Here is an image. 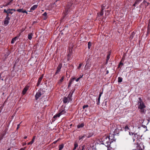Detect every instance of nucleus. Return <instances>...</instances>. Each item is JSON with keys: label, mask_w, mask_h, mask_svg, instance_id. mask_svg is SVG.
Here are the masks:
<instances>
[{"label": "nucleus", "mask_w": 150, "mask_h": 150, "mask_svg": "<svg viewBox=\"0 0 150 150\" xmlns=\"http://www.w3.org/2000/svg\"><path fill=\"white\" fill-rule=\"evenodd\" d=\"M139 101L138 103V108L139 110V111L141 113H145L146 112V106L142 100L141 98H139Z\"/></svg>", "instance_id": "f257e3e1"}, {"label": "nucleus", "mask_w": 150, "mask_h": 150, "mask_svg": "<svg viewBox=\"0 0 150 150\" xmlns=\"http://www.w3.org/2000/svg\"><path fill=\"white\" fill-rule=\"evenodd\" d=\"M102 144H104L106 146L108 147L110 146L111 144V141L108 138V136H104L102 139Z\"/></svg>", "instance_id": "f03ea898"}, {"label": "nucleus", "mask_w": 150, "mask_h": 150, "mask_svg": "<svg viewBox=\"0 0 150 150\" xmlns=\"http://www.w3.org/2000/svg\"><path fill=\"white\" fill-rule=\"evenodd\" d=\"M149 4V2H147L146 1L144 0L143 2L139 5V7L140 8H146L147 6Z\"/></svg>", "instance_id": "7ed1b4c3"}, {"label": "nucleus", "mask_w": 150, "mask_h": 150, "mask_svg": "<svg viewBox=\"0 0 150 150\" xmlns=\"http://www.w3.org/2000/svg\"><path fill=\"white\" fill-rule=\"evenodd\" d=\"M139 136L137 134V133H135L134 132L132 133V138L133 142H134L137 139L138 140V139Z\"/></svg>", "instance_id": "20e7f679"}, {"label": "nucleus", "mask_w": 150, "mask_h": 150, "mask_svg": "<svg viewBox=\"0 0 150 150\" xmlns=\"http://www.w3.org/2000/svg\"><path fill=\"white\" fill-rule=\"evenodd\" d=\"M42 91L41 89H39L38 92H37L36 95H35V99L36 100L38 99L40 96L42 95V93L41 91Z\"/></svg>", "instance_id": "39448f33"}, {"label": "nucleus", "mask_w": 150, "mask_h": 150, "mask_svg": "<svg viewBox=\"0 0 150 150\" xmlns=\"http://www.w3.org/2000/svg\"><path fill=\"white\" fill-rule=\"evenodd\" d=\"M105 6L103 5L101 6V9L100 12L98 13L97 14L98 17L102 16L103 15V11L105 9Z\"/></svg>", "instance_id": "423d86ee"}, {"label": "nucleus", "mask_w": 150, "mask_h": 150, "mask_svg": "<svg viewBox=\"0 0 150 150\" xmlns=\"http://www.w3.org/2000/svg\"><path fill=\"white\" fill-rule=\"evenodd\" d=\"M122 129L120 125L117 126L114 132L115 134H118L119 133V131H120Z\"/></svg>", "instance_id": "0eeeda50"}, {"label": "nucleus", "mask_w": 150, "mask_h": 150, "mask_svg": "<svg viewBox=\"0 0 150 150\" xmlns=\"http://www.w3.org/2000/svg\"><path fill=\"white\" fill-rule=\"evenodd\" d=\"M62 67V64L60 63L58 65L57 68V70L55 74L54 75H56L60 71V70Z\"/></svg>", "instance_id": "6e6552de"}, {"label": "nucleus", "mask_w": 150, "mask_h": 150, "mask_svg": "<svg viewBox=\"0 0 150 150\" xmlns=\"http://www.w3.org/2000/svg\"><path fill=\"white\" fill-rule=\"evenodd\" d=\"M108 138L111 141V143L115 140L114 134H110L108 136Z\"/></svg>", "instance_id": "1a4fd4ad"}, {"label": "nucleus", "mask_w": 150, "mask_h": 150, "mask_svg": "<svg viewBox=\"0 0 150 150\" xmlns=\"http://www.w3.org/2000/svg\"><path fill=\"white\" fill-rule=\"evenodd\" d=\"M9 18L8 17V14L7 15L6 17L5 18L4 21V25L5 26L7 25L9 22Z\"/></svg>", "instance_id": "9d476101"}, {"label": "nucleus", "mask_w": 150, "mask_h": 150, "mask_svg": "<svg viewBox=\"0 0 150 150\" xmlns=\"http://www.w3.org/2000/svg\"><path fill=\"white\" fill-rule=\"evenodd\" d=\"M75 79L76 78L75 77L72 78L70 79L69 81V84L68 86V88H69V87H70V86H71V84L73 82Z\"/></svg>", "instance_id": "9b49d317"}, {"label": "nucleus", "mask_w": 150, "mask_h": 150, "mask_svg": "<svg viewBox=\"0 0 150 150\" xmlns=\"http://www.w3.org/2000/svg\"><path fill=\"white\" fill-rule=\"evenodd\" d=\"M28 88L29 87L28 86H26L25 87L22 91V93L23 94V95L25 94L26 93L27 91L28 90Z\"/></svg>", "instance_id": "f8f14e48"}, {"label": "nucleus", "mask_w": 150, "mask_h": 150, "mask_svg": "<svg viewBox=\"0 0 150 150\" xmlns=\"http://www.w3.org/2000/svg\"><path fill=\"white\" fill-rule=\"evenodd\" d=\"M43 76V75H42L39 78L38 82L37 83V86H38L39 84H40L41 81H42V79Z\"/></svg>", "instance_id": "ddd939ff"}, {"label": "nucleus", "mask_w": 150, "mask_h": 150, "mask_svg": "<svg viewBox=\"0 0 150 150\" xmlns=\"http://www.w3.org/2000/svg\"><path fill=\"white\" fill-rule=\"evenodd\" d=\"M137 150H143V149H144V146H142V144H141V146H142V147L141 146V144H140L139 145H138V144H137Z\"/></svg>", "instance_id": "4468645a"}, {"label": "nucleus", "mask_w": 150, "mask_h": 150, "mask_svg": "<svg viewBox=\"0 0 150 150\" xmlns=\"http://www.w3.org/2000/svg\"><path fill=\"white\" fill-rule=\"evenodd\" d=\"M60 115H59V113H57V114H56L55 115H54L53 117V118H52V121H54L57 118V117H59L60 116Z\"/></svg>", "instance_id": "2eb2a0df"}, {"label": "nucleus", "mask_w": 150, "mask_h": 150, "mask_svg": "<svg viewBox=\"0 0 150 150\" xmlns=\"http://www.w3.org/2000/svg\"><path fill=\"white\" fill-rule=\"evenodd\" d=\"M17 11L20 13L22 12V13H26L27 14L28 13L26 11V10H23V9H18L17 10Z\"/></svg>", "instance_id": "dca6fc26"}, {"label": "nucleus", "mask_w": 150, "mask_h": 150, "mask_svg": "<svg viewBox=\"0 0 150 150\" xmlns=\"http://www.w3.org/2000/svg\"><path fill=\"white\" fill-rule=\"evenodd\" d=\"M69 101L68 100V98L67 97H64L63 100V102L64 103H69Z\"/></svg>", "instance_id": "f3484780"}, {"label": "nucleus", "mask_w": 150, "mask_h": 150, "mask_svg": "<svg viewBox=\"0 0 150 150\" xmlns=\"http://www.w3.org/2000/svg\"><path fill=\"white\" fill-rule=\"evenodd\" d=\"M38 6V5H34L32 7H31V8H30V10H34L36 8H37Z\"/></svg>", "instance_id": "a211bd4d"}, {"label": "nucleus", "mask_w": 150, "mask_h": 150, "mask_svg": "<svg viewBox=\"0 0 150 150\" xmlns=\"http://www.w3.org/2000/svg\"><path fill=\"white\" fill-rule=\"evenodd\" d=\"M33 35V33H29L28 35V39L29 40H31L32 38V36Z\"/></svg>", "instance_id": "6ab92c4d"}, {"label": "nucleus", "mask_w": 150, "mask_h": 150, "mask_svg": "<svg viewBox=\"0 0 150 150\" xmlns=\"http://www.w3.org/2000/svg\"><path fill=\"white\" fill-rule=\"evenodd\" d=\"M72 95H71V93H70L69 94V95H68L67 98H68V100L69 101H71L72 100Z\"/></svg>", "instance_id": "aec40b11"}, {"label": "nucleus", "mask_w": 150, "mask_h": 150, "mask_svg": "<svg viewBox=\"0 0 150 150\" xmlns=\"http://www.w3.org/2000/svg\"><path fill=\"white\" fill-rule=\"evenodd\" d=\"M84 126V123H82L81 124H79L77 126V127L78 128H80L83 127Z\"/></svg>", "instance_id": "412c9836"}, {"label": "nucleus", "mask_w": 150, "mask_h": 150, "mask_svg": "<svg viewBox=\"0 0 150 150\" xmlns=\"http://www.w3.org/2000/svg\"><path fill=\"white\" fill-rule=\"evenodd\" d=\"M65 113H66V111L64 109V110H60V111L59 112V115H60V116H61V115L64 114Z\"/></svg>", "instance_id": "4be33fe9"}, {"label": "nucleus", "mask_w": 150, "mask_h": 150, "mask_svg": "<svg viewBox=\"0 0 150 150\" xmlns=\"http://www.w3.org/2000/svg\"><path fill=\"white\" fill-rule=\"evenodd\" d=\"M78 146V145L77 143L75 142L74 144V148L73 149V150H75Z\"/></svg>", "instance_id": "5701e85b"}, {"label": "nucleus", "mask_w": 150, "mask_h": 150, "mask_svg": "<svg viewBox=\"0 0 150 150\" xmlns=\"http://www.w3.org/2000/svg\"><path fill=\"white\" fill-rule=\"evenodd\" d=\"M64 76H63L61 78V79L59 80V82H58V83H61L62 82H63V81L64 80Z\"/></svg>", "instance_id": "b1692460"}, {"label": "nucleus", "mask_w": 150, "mask_h": 150, "mask_svg": "<svg viewBox=\"0 0 150 150\" xmlns=\"http://www.w3.org/2000/svg\"><path fill=\"white\" fill-rule=\"evenodd\" d=\"M64 147V145L63 144H61L59 145V150H62Z\"/></svg>", "instance_id": "393cba45"}, {"label": "nucleus", "mask_w": 150, "mask_h": 150, "mask_svg": "<svg viewBox=\"0 0 150 150\" xmlns=\"http://www.w3.org/2000/svg\"><path fill=\"white\" fill-rule=\"evenodd\" d=\"M17 37H15V38H13L11 41V43L12 44L17 39Z\"/></svg>", "instance_id": "a878e982"}, {"label": "nucleus", "mask_w": 150, "mask_h": 150, "mask_svg": "<svg viewBox=\"0 0 150 150\" xmlns=\"http://www.w3.org/2000/svg\"><path fill=\"white\" fill-rule=\"evenodd\" d=\"M124 59L123 58H122L121 60L120 61L119 64L121 65V66L123 65V62Z\"/></svg>", "instance_id": "bb28decb"}, {"label": "nucleus", "mask_w": 150, "mask_h": 150, "mask_svg": "<svg viewBox=\"0 0 150 150\" xmlns=\"http://www.w3.org/2000/svg\"><path fill=\"white\" fill-rule=\"evenodd\" d=\"M88 49H90L91 47V46L92 45V43L90 42H89L88 43Z\"/></svg>", "instance_id": "cd10ccee"}, {"label": "nucleus", "mask_w": 150, "mask_h": 150, "mask_svg": "<svg viewBox=\"0 0 150 150\" xmlns=\"http://www.w3.org/2000/svg\"><path fill=\"white\" fill-rule=\"evenodd\" d=\"M122 78L120 77H118V82L119 83H120L122 82Z\"/></svg>", "instance_id": "c85d7f7f"}, {"label": "nucleus", "mask_w": 150, "mask_h": 150, "mask_svg": "<svg viewBox=\"0 0 150 150\" xmlns=\"http://www.w3.org/2000/svg\"><path fill=\"white\" fill-rule=\"evenodd\" d=\"M125 131H127L129 129L127 125H126L125 127Z\"/></svg>", "instance_id": "c756f323"}, {"label": "nucleus", "mask_w": 150, "mask_h": 150, "mask_svg": "<svg viewBox=\"0 0 150 150\" xmlns=\"http://www.w3.org/2000/svg\"><path fill=\"white\" fill-rule=\"evenodd\" d=\"M9 9H8L6 11V9H5L4 10V12L6 13L7 14V15H8V13H9Z\"/></svg>", "instance_id": "7c9ffc66"}, {"label": "nucleus", "mask_w": 150, "mask_h": 150, "mask_svg": "<svg viewBox=\"0 0 150 150\" xmlns=\"http://www.w3.org/2000/svg\"><path fill=\"white\" fill-rule=\"evenodd\" d=\"M85 136H85V135H83V136H79V140H81V139H83V138H84V137H85Z\"/></svg>", "instance_id": "2f4dec72"}, {"label": "nucleus", "mask_w": 150, "mask_h": 150, "mask_svg": "<svg viewBox=\"0 0 150 150\" xmlns=\"http://www.w3.org/2000/svg\"><path fill=\"white\" fill-rule=\"evenodd\" d=\"M35 138H36V136H34L33 137V139H32V140L31 141V142H32L33 143V142H34L35 140Z\"/></svg>", "instance_id": "473e14b6"}, {"label": "nucleus", "mask_w": 150, "mask_h": 150, "mask_svg": "<svg viewBox=\"0 0 150 150\" xmlns=\"http://www.w3.org/2000/svg\"><path fill=\"white\" fill-rule=\"evenodd\" d=\"M110 53L108 54L107 56L106 60H109L110 58Z\"/></svg>", "instance_id": "72a5a7b5"}, {"label": "nucleus", "mask_w": 150, "mask_h": 150, "mask_svg": "<svg viewBox=\"0 0 150 150\" xmlns=\"http://www.w3.org/2000/svg\"><path fill=\"white\" fill-rule=\"evenodd\" d=\"M142 1V0H136L135 1V4L137 3V4H138Z\"/></svg>", "instance_id": "f704fd0d"}, {"label": "nucleus", "mask_w": 150, "mask_h": 150, "mask_svg": "<svg viewBox=\"0 0 150 150\" xmlns=\"http://www.w3.org/2000/svg\"><path fill=\"white\" fill-rule=\"evenodd\" d=\"M88 107V105H84L83 106V108L84 109Z\"/></svg>", "instance_id": "c9c22d12"}, {"label": "nucleus", "mask_w": 150, "mask_h": 150, "mask_svg": "<svg viewBox=\"0 0 150 150\" xmlns=\"http://www.w3.org/2000/svg\"><path fill=\"white\" fill-rule=\"evenodd\" d=\"M93 135V134L91 133H90L87 136V137L88 138H89L91 137L92 135Z\"/></svg>", "instance_id": "e433bc0d"}, {"label": "nucleus", "mask_w": 150, "mask_h": 150, "mask_svg": "<svg viewBox=\"0 0 150 150\" xmlns=\"http://www.w3.org/2000/svg\"><path fill=\"white\" fill-rule=\"evenodd\" d=\"M15 11V9H10V14H12L13 13V12H12L11 11Z\"/></svg>", "instance_id": "4c0bfd02"}, {"label": "nucleus", "mask_w": 150, "mask_h": 150, "mask_svg": "<svg viewBox=\"0 0 150 150\" xmlns=\"http://www.w3.org/2000/svg\"><path fill=\"white\" fill-rule=\"evenodd\" d=\"M75 89L74 88V89L73 90H72V91H71L72 93H71V92L70 93H71V95L72 96V95H73V93L75 91Z\"/></svg>", "instance_id": "58836bf2"}, {"label": "nucleus", "mask_w": 150, "mask_h": 150, "mask_svg": "<svg viewBox=\"0 0 150 150\" xmlns=\"http://www.w3.org/2000/svg\"><path fill=\"white\" fill-rule=\"evenodd\" d=\"M100 98H98V103H97V105H98V104H99V103L100 101Z\"/></svg>", "instance_id": "ea45409f"}, {"label": "nucleus", "mask_w": 150, "mask_h": 150, "mask_svg": "<svg viewBox=\"0 0 150 150\" xmlns=\"http://www.w3.org/2000/svg\"><path fill=\"white\" fill-rule=\"evenodd\" d=\"M82 64H81V63H80V64H79V67H78V69H80L81 68V67Z\"/></svg>", "instance_id": "a19ab883"}, {"label": "nucleus", "mask_w": 150, "mask_h": 150, "mask_svg": "<svg viewBox=\"0 0 150 150\" xmlns=\"http://www.w3.org/2000/svg\"><path fill=\"white\" fill-rule=\"evenodd\" d=\"M42 15L44 16H47V13L46 12H45Z\"/></svg>", "instance_id": "79ce46f5"}, {"label": "nucleus", "mask_w": 150, "mask_h": 150, "mask_svg": "<svg viewBox=\"0 0 150 150\" xmlns=\"http://www.w3.org/2000/svg\"><path fill=\"white\" fill-rule=\"evenodd\" d=\"M150 31V28H149L148 27V29H147V33H149Z\"/></svg>", "instance_id": "37998d69"}, {"label": "nucleus", "mask_w": 150, "mask_h": 150, "mask_svg": "<svg viewBox=\"0 0 150 150\" xmlns=\"http://www.w3.org/2000/svg\"><path fill=\"white\" fill-rule=\"evenodd\" d=\"M19 126H20V124H18L17 125V127L16 128L17 129H18L19 128Z\"/></svg>", "instance_id": "c03bdc74"}, {"label": "nucleus", "mask_w": 150, "mask_h": 150, "mask_svg": "<svg viewBox=\"0 0 150 150\" xmlns=\"http://www.w3.org/2000/svg\"><path fill=\"white\" fill-rule=\"evenodd\" d=\"M33 143L31 142L30 141V142H29L28 143V145H32Z\"/></svg>", "instance_id": "a18cd8bd"}, {"label": "nucleus", "mask_w": 150, "mask_h": 150, "mask_svg": "<svg viewBox=\"0 0 150 150\" xmlns=\"http://www.w3.org/2000/svg\"><path fill=\"white\" fill-rule=\"evenodd\" d=\"M80 79L79 78H78L77 79H76V82H78L79 81V80H80Z\"/></svg>", "instance_id": "49530a36"}, {"label": "nucleus", "mask_w": 150, "mask_h": 150, "mask_svg": "<svg viewBox=\"0 0 150 150\" xmlns=\"http://www.w3.org/2000/svg\"><path fill=\"white\" fill-rule=\"evenodd\" d=\"M83 76V75H80L79 77V78L80 79H81V78H82V77Z\"/></svg>", "instance_id": "de8ad7c7"}, {"label": "nucleus", "mask_w": 150, "mask_h": 150, "mask_svg": "<svg viewBox=\"0 0 150 150\" xmlns=\"http://www.w3.org/2000/svg\"><path fill=\"white\" fill-rule=\"evenodd\" d=\"M136 4H137V3L135 4V2L134 3L133 5V6H136Z\"/></svg>", "instance_id": "09e8293b"}, {"label": "nucleus", "mask_w": 150, "mask_h": 150, "mask_svg": "<svg viewBox=\"0 0 150 150\" xmlns=\"http://www.w3.org/2000/svg\"><path fill=\"white\" fill-rule=\"evenodd\" d=\"M132 133H133V132H129V134L130 135V136H132Z\"/></svg>", "instance_id": "8fccbe9b"}, {"label": "nucleus", "mask_w": 150, "mask_h": 150, "mask_svg": "<svg viewBox=\"0 0 150 150\" xmlns=\"http://www.w3.org/2000/svg\"><path fill=\"white\" fill-rule=\"evenodd\" d=\"M128 138H127V137H125L124 138V139L125 140H128Z\"/></svg>", "instance_id": "3c124183"}, {"label": "nucleus", "mask_w": 150, "mask_h": 150, "mask_svg": "<svg viewBox=\"0 0 150 150\" xmlns=\"http://www.w3.org/2000/svg\"><path fill=\"white\" fill-rule=\"evenodd\" d=\"M57 141H58V140H57V141H55L54 142H53V143H54V144L56 143L57 142Z\"/></svg>", "instance_id": "603ef678"}, {"label": "nucleus", "mask_w": 150, "mask_h": 150, "mask_svg": "<svg viewBox=\"0 0 150 150\" xmlns=\"http://www.w3.org/2000/svg\"><path fill=\"white\" fill-rule=\"evenodd\" d=\"M108 60H106V63L105 64H107L108 63Z\"/></svg>", "instance_id": "864d4df0"}, {"label": "nucleus", "mask_w": 150, "mask_h": 150, "mask_svg": "<svg viewBox=\"0 0 150 150\" xmlns=\"http://www.w3.org/2000/svg\"><path fill=\"white\" fill-rule=\"evenodd\" d=\"M120 66H121V65H120L119 64L118 65V68H120Z\"/></svg>", "instance_id": "5fc2aeb1"}, {"label": "nucleus", "mask_w": 150, "mask_h": 150, "mask_svg": "<svg viewBox=\"0 0 150 150\" xmlns=\"http://www.w3.org/2000/svg\"><path fill=\"white\" fill-rule=\"evenodd\" d=\"M19 150H24V149L23 148H22Z\"/></svg>", "instance_id": "6e6d98bb"}, {"label": "nucleus", "mask_w": 150, "mask_h": 150, "mask_svg": "<svg viewBox=\"0 0 150 150\" xmlns=\"http://www.w3.org/2000/svg\"><path fill=\"white\" fill-rule=\"evenodd\" d=\"M102 94H103V92H100V95H102Z\"/></svg>", "instance_id": "4d7b16f0"}, {"label": "nucleus", "mask_w": 150, "mask_h": 150, "mask_svg": "<svg viewBox=\"0 0 150 150\" xmlns=\"http://www.w3.org/2000/svg\"><path fill=\"white\" fill-rule=\"evenodd\" d=\"M101 95L99 94L98 98H100V97H101Z\"/></svg>", "instance_id": "13d9d810"}, {"label": "nucleus", "mask_w": 150, "mask_h": 150, "mask_svg": "<svg viewBox=\"0 0 150 150\" xmlns=\"http://www.w3.org/2000/svg\"><path fill=\"white\" fill-rule=\"evenodd\" d=\"M27 136H25V137H24V139H26L27 138Z\"/></svg>", "instance_id": "bf43d9fd"}, {"label": "nucleus", "mask_w": 150, "mask_h": 150, "mask_svg": "<svg viewBox=\"0 0 150 150\" xmlns=\"http://www.w3.org/2000/svg\"><path fill=\"white\" fill-rule=\"evenodd\" d=\"M82 149L81 150H83V149L84 148L83 146H82Z\"/></svg>", "instance_id": "052dcab7"}, {"label": "nucleus", "mask_w": 150, "mask_h": 150, "mask_svg": "<svg viewBox=\"0 0 150 150\" xmlns=\"http://www.w3.org/2000/svg\"><path fill=\"white\" fill-rule=\"evenodd\" d=\"M14 115H12V117H11V118H12V119H13V117H14Z\"/></svg>", "instance_id": "680f3d73"}, {"label": "nucleus", "mask_w": 150, "mask_h": 150, "mask_svg": "<svg viewBox=\"0 0 150 150\" xmlns=\"http://www.w3.org/2000/svg\"><path fill=\"white\" fill-rule=\"evenodd\" d=\"M6 101H5L4 102V105H5V104H6Z\"/></svg>", "instance_id": "e2e57ef3"}, {"label": "nucleus", "mask_w": 150, "mask_h": 150, "mask_svg": "<svg viewBox=\"0 0 150 150\" xmlns=\"http://www.w3.org/2000/svg\"><path fill=\"white\" fill-rule=\"evenodd\" d=\"M108 71H107V74H108Z\"/></svg>", "instance_id": "0e129e2a"}, {"label": "nucleus", "mask_w": 150, "mask_h": 150, "mask_svg": "<svg viewBox=\"0 0 150 150\" xmlns=\"http://www.w3.org/2000/svg\"><path fill=\"white\" fill-rule=\"evenodd\" d=\"M36 23V22L34 21V22H33V24H34V23Z\"/></svg>", "instance_id": "69168bd1"}, {"label": "nucleus", "mask_w": 150, "mask_h": 150, "mask_svg": "<svg viewBox=\"0 0 150 150\" xmlns=\"http://www.w3.org/2000/svg\"><path fill=\"white\" fill-rule=\"evenodd\" d=\"M7 150H9V148Z\"/></svg>", "instance_id": "338daca9"}, {"label": "nucleus", "mask_w": 150, "mask_h": 150, "mask_svg": "<svg viewBox=\"0 0 150 150\" xmlns=\"http://www.w3.org/2000/svg\"><path fill=\"white\" fill-rule=\"evenodd\" d=\"M149 1H150V0H149Z\"/></svg>", "instance_id": "774afa93"}]
</instances>
